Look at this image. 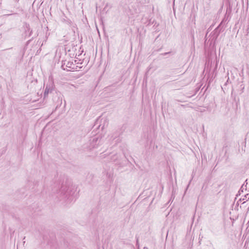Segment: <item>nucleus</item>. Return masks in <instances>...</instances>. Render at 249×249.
Instances as JSON below:
<instances>
[{
	"mask_svg": "<svg viewBox=\"0 0 249 249\" xmlns=\"http://www.w3.org/2000/svg\"><path fill=\"white\" fill-rule=\"evenodd\" d=\"M74 65L72 62L67 61H64V63L62 65V67L64 70L67 69V68L74 69Z\"/></svg>",
	"mask_w": 249,
	"mask_h": 249,
	"instance_id": "obj_1",
	"label": "nucleus"
},
{
	"mask_svg": "<svg viewBox=\"0 0 249 249\" xmlns=\"http://www.w3.org/2000/svg\"><path fill=\"white\" fill-rule=\"evenodd\" d=\"M52 91V89H51V88L50 86H47L45 88V91L44 93V97H46V96H47L48 94L49 93L51 92Z\"/></svg>",
	"mask_w": 249,
	"mask_h": 249,
	"instance_id": "obj_2",
	"label": "nucleus"
},
{
	"mask_svg": "<svg viewBox=\"0 0 249 249\" xmlns=\"http://www.w3.org/2000/svg\"><path fill=\"white\" fill-rule=\"evenodd\" d=\"M98 141V138H94L92 140V142H91V146L92 148H94L95 147V145H97L96 143Z\"/></svg>",
	"mask_w": 249,
	"mask_h": 249,
	"instance_id": "obj_3",
	"label": "nucleus"
}]
</instances>
